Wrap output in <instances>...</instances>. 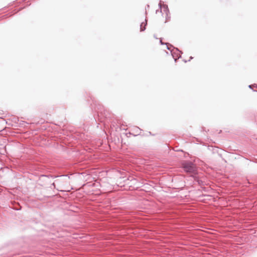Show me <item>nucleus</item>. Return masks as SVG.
<instances>
[{"instance_id": "f257e3e1", "label": "nucleus", "mask_w": 257, "mask_h": 257, "mask_svg": "<svg viewBox=\"0 0 257 257\" xmlns=\"http://www.w3.org/2000/svg\"><path fill=\"white\" fill-rule=\"evenodd\" d=\"M184 168L187 172L192 171V170H193V167L192 166V164H188L185 165Z\"/></svg>"}, {"instance_id": "f03ea898", "label": "nucleus", "mask_w": 257, "mask_h": 257, "mask_svg": "<svg viewBox=\"0 0 257 257\" xmlns=\"http://www.w3.org/2000/svg\"><path fill=\"white\" fill-rule=\"evenodd\" d=\"M147 25V21L145 20V22H143L140 25L141 31H143L145 30L146 26Z\"/></svg>"}, {"instance_id": "7ed1b4c3", "label": "nucleus", "mask_w": 257, "mask_h": 257, "mask_svg": "<svg viewBox=\"0 0 257 257\" xmlns=\"http://www.w3.org/2000/svg\"><path fill=\"white\" fill-rule=\"evenodd\" d=\"M160 43H162V40H160Z\"/></svg>"}]
</instances>
